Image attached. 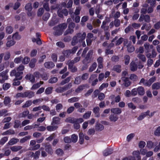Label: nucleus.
<instances>
[{"label": "nucleus", "mask_w": 160, "mask_h": 160, "mask_svg": "<svg viewBox=\"0 0 160 160\" xmlns=\"http://www.w3.org/2000/svg\"><path fill=\"white\" fill-rule=\"evenodd\" d=\"M58 80L57 78L53 77L50 78L49 81L48 82L51 83H53L56 82Z\"/></svg>", "instance_id": "obj_52"}, {"label": "nucleus", "mask_w": 160, "mask_h": 160, "mask_svg": "<svg viewBox=\"0 0 160 160\" xmlns=\"http://www.w3.org/2000/svg\"><path fill=\"white\" fill-rule=\"evenodd\" d=\"M58 128L57 126H52L50 125L47 127V130L49 131H52L56 130Z\"/></svg>", "instance_id": "obj_33"}, {"label": "nucleus", "mask_w": 160, "mask_h": 160, "mask_svg": "<svg viewBox=\"0 0 160 160\" xmlns=\"http://www.w3.org/2000/svg\"><path fill=\"white\" fill-rule=\"evenodd\" d=\"M153 89L158 90L160 88V83L157 82L154 83L152 86Z\"/></svg>", "instance_id": "obj_34"}, {"label": "nucleus", "mask_w": 160, "mask_h": 160, "mask_svg": "<svg viewBox=\"0 0 160 160\" xmlns=\"http://www.w3.org/2000/svg\"><path fill=\"white\" fill-rule=\"evenodd\" d=\"M23 72H19L18 71L17 72L15 69H13L10 72V76H15L16 78L18 80H21L22 78V75Z\"/></svg>", "instance_id": "obj_6"}, {"label": "nucleus", "mask_w": 160, "mask_h": 160, "mask_svg": "<svg viewBox=\"0 0 160 160\" xmlns=\"http://www.w3.org/2000/svg\"><path fill=\"white\" fill-rule=\"evenodd\" d=\"M25 9L27 11H31L32 9V3L30 2L27 3L25 7Z\"/></svg>", "instance_id": "obj_41"}, {"label": "nucleus", "mask_w": 160, "mask_h": 160, "mask_svg": "<svg viewBox=\"0 0 160 160\" xmlns=\"http://www.w3.org/2000/svg\"><path fill=\"white\" fill-rule=\"evenodd\" d=\"M7 111L5 109H3L0 111V117L2 116H5L8 115V114L7 113Z\"/></svg>", "instance_id": "obj_56"}, {"label": "nucleus", "mask_w": 160, "mask_h": 160, "mask_svg": "<svg viewBox=\"0 0 160 160\" xmlns=\"http://www.w3.org/2000/svg\"><path fill=\"white\" fill-rule=\"evenodd\" d=\"M154 134L156 136H160V126L158 127L154 132Z\"/></svg>", "instance_id": "obj_64"}, {"label": "nucleus", "mask_w": 160, "mask_h": 160, "mask_svg": "<svg viewBox=\"0 0 160 160\" xmlns=\"http://www.w3.org/2000/svg\"><path fill=\"white\" fill-rule=\"evenodd\" d=\"M91 114V112L90 111H88L87 112L85 113L83 116V118L85 119H87L89 118Z\"/></svg>", "instance_id": "obj_62"}, {"label": "nucleus", "mask_w": 160, "mask_h": 160, "mask_svg": "<svg viewBox=\"0 0 160 160\" xmlns=\"http://www.w3.org/2000/svg\"><path fill=\"white\" fill-rule=\"evenodd\" d=\"M113 22L114 23V25L116 27H119L120 25V20L118 19H115Z\"/></svg>", "instance_id": "obj_48"}, {"label": "nucleus", "mask_w": 160, "mask_h": 160, "mask_svg": "<svg viewBox=\"0 0 160 160\" xmlns=\"http://www.w3.org/2000/svg\"><path fill=\"white\" fill-rule=\"evenodd\" d=\"M84 135L82 132H80L79 134V142L80 144L83 143L84 141Z\"/></svg>", "instance_id": "obj_23"}, {"label": "nucleus", "mask_w": 160, "mask_h": 160, "mask_svg": "<svg viewBox=\"0 0 160 160\" xmlns=\"http://www.w3.org/2000/svg\"><path fill=\"white\" fill-rule=\"evenodd\" d=\"M150 112L149 110H148L147 112H143L141 114L138 118V120H142L148 114V113Z\"/></svg>", "instance_id": "obj_12"}, {"label": "nucleus", "mask_w": 160, "mask_h": 160, "mask_svg": "<svg viewBox=\"0 0 160 160\" xmlns=\"http://www.w3.org/2000/svg\"><path fill=\"white\" fill-rule=\"evenodd\" d=\"M82 79L80 76L76 77L75 79L74 83L76 84H79L81 82Z\"/></svg>", "instance_id": "obj_49"}, {"label": "nucleus", "mask_w": 160, "mask_h": 160, "mask_svg": "<svg viewBox=\"0 0 160 160\" xmlns=\"http://www.w3.org/2000/svg\"><path fill=\"white\" fill-rule=\"evenodd\" d=\"M67 27L66 23H64L59 24L53 28L54 32L53 34L55 36H58L62 35L63 31Z\"/></svg>", "instance_id": "obj_1"}, {"label": "nucleus", "mask_w": 160, "mask_h": 160, "mask_svg": "<svg viewBox=\"0 0 160 160\" xmlns=\"http://www.w3.org/2000/svg\"><path fill=\"white\" fill-rule=\"evenodd\" d=\"M146 144L145 142L143 141H140L138 143V146L139 148H143L145 146Z\"/></svg>", "instance_id": "obj_58"}, {"label": "nucleus", "mask_w": 160, "mask_h": 160, "mask_svg": "<svg viewBox=\"0 0 160 160\" xmlns=\"http://www.w3.org/2000/svg\"><path fill=\"white\" fill-rule=\"evenodd\" d=\"M107 21H104L102 22V24L101 26V28L103 29L104 31L108 30L109 29V26H106Z\"/></svg>", "instance_id": "obj_35"}, {"label": "nucleus", "mask_w": 160, "mask_h": 160, "mask_svg": "<svg viewBox=\"0 0 160 160\" xmlns=\"http://www.w3.org/2000/svg\"><path fill=\"white\" fill-rule=\"evenodd\" d=\"M71 78V77L70 76L67 77L65 79L62 80L60 83V85H63L68 82Z\"/></svg>", "instance_id": "obj_37"}, {"label": "nucleus", "mask_w": 160, "mask_h": 160, "mask_svg": "<svg viewBox=\"0 0 160 160\" xmlns=\"http://www.w3.org/2000/svg\"><path fill=\"white\" fill-rule=\"evenodd\" d=\"M79 100V98L78 97H73L68 100L69 102L72 103L74 102L78 101Z\"/></svg>", "instance_id": "obj_54"}, {"label": "nucleus", "mask_w": 160, "mask_h": 160, "mask_svg": "<svg viewBox=\"0 0 160 160\" xmlns=\"http://www.w3.org/2000/svg\"><path fill=\"white\" fill-rule=\"evenodd\" d=\"M146 2L148 3H150L152 7H155L156 2V0H147Z\"/></svg>", "instance_id": "obj_51"}, {"label": "nucleus", "mask_w": 160, "mask_h": 160, "mask_svg": "<svg viewBox=\"0 0 160 160\" xmlns=\"http://www.w3.org/2000/svg\"><path fill=\"white\" fill-rule=\"evenodd\" d=\"M11 54L9 52H6L4 55V59L5 60H8L10 58Z\"/></svg>", "instance_id": "obj_55"}, {"label": "nucleus", "mask_w": 160, "mask_h": 160, "mask_svg": "<svg viewBox=\"0 0 160 160\" xmlns=\"http://www.w3.org/2000/svg\"><path fill=\"white\" fill-rule=\"evenodd\" d=\"M72 83H69L63 87H59L55 89V91L58 93H61L70 88L72 86Z\"/></svg>", "instance_id": "obj_4"}, {"label": "nucleus", "mask_w": 160, "mask_h": 160, "mask_svg": "<svg viewBox=\"0 0 160 160\" xmlns=\"http://www.w3.org/2000/svg\"><path fill=\"white\" fill-rule=\"evenodd\" d=\"M19 140L18 138H12L8 142V144L10 145H12L18 142Z\"/></svg>", "instance_id": "obj_32"}, {"label": "nucleus", "mask_w": 160, "mask_h": 160, "mask_svg": "<svg viewBox=\"0 0 160 160\" xmlns=\"http://www.w3.org/2000/svg\"><path fill=\"white\" fill-rule=\"evenodd\" d=\"M109 119L110 121L115 122L118 119V117L114 114H111L109 117Z\"/></svg>", "instance_id": "obj_18"}, {"label": "nucleus", "mask_w": 160, "mask_h": 160, "mask_svg": "<svg viewBox=\"0 0 160 160\" xmlns=\"http://www.w3.org/2000/svg\"><path fill=\"white\" fill-rule=\"evenodd\" d=\"M53 88L51 87L47 88L45 90V93L46 94L48 95L51 94L52 92Z\"/></svg>", "instance_id": "obj_42"}, {"label": "nucleus", "mask_w": 160, "mask_h": 160, "mask_svg": "<svg viewBox=\"0 0 160 160\" xmlns=\"http://www.w3.org/2000/svg\"><path fill=\"white\" fill-rule=\"evenodd\" d=\"M30 61V58L28 57H25L23 59L22 63L24 64H27Z\"/></svg>", "instance_id": "obj_50"}, {"label": "nucleus", "mask_w": 160, "mask_h": 160, "mask_svg": "<svg viewBox=\"0 0 160 160\" xmlns=\"http://www.w3.org/2000/svg\"><path fill=\"white\" fill-rule=\"evenodd\" d=\"M140 152L139 151H135L132 153V154L135 158H137V160H140L141 157L140 156Z\"/></svg>", "instance_id": "obj_29"}, {"label": "nucleus", "mask_w": 160, "mask_h": 160, "mask_svg": "<svg viewBox=\"0 0 160 160\" xmlns=\"http://www.w3.org/2000/svg\"><path fill=\"white\" fill-rule=\"evenodd\" d=\"M26 79L29 80L30 82L33 83L35 82V78L33 75L31 74L30 73L27 74L25 77Z\"/></svg>", "instance_id": "obj_9"}, {"label": "nucleus", "mask_w": 160, "mask_h": 160, "mask_svg": "<svg viewBox=\"0 0 160 160\" xmlns=\"http://www.w3.org/2000/svg\"><path fill=\"white\" fill-rule=\"evenodd\" d=\"M86 37V34L85 32L77 33L72 38L71 42L72 45L74 46L78 42H82L85 38Z\"/></svg>", "instance_id": "obj_2"}, {"label": "nucleus", "mask_w": 160, "mask_h": 160, "mask_svg": "<svg viewBox=\"0 0 160 160\" xmlns=\"http://www.w3.org/2000/svg\"><path fill=\"white\" fill-rule=\"evenodd\" d=\"M113 69L118 72H120L121 71V66L119 65H115L113 67Z\"/></svg>", "instance_id": "obj_43"}, {"label": "nucleus", "mask_w": 160, "mask_h": 160, "mask_svg": "<svg viewBox=\"0 0 160 160\" xmlns=\"http://www.w3.org/2000/svg\"><path fill=\"white\" fill-rule=\"evenodd\" d=\"M95 128L97 131H101L104 129V127L102 124L97 122L95 126Z\"/></svg>", "instance_id": "obj_11"}, {"label": "nucleus", "mask_w": 160, "mask_h": 160, "mask_svg": "<svg viewBox=\"0 0 160 160\" xmlns=\"http://www.w3.org/2000/svg\"><path fill=\"white\" fill-rule=\"evenodd\" d=\"M157 144V142H154L151 141H149L147 142L146 147L149 149L152 148L154 145H156Z\"/></svg>", "instance_id": "obj_13"}, {"label": "nucleus", "mask_w": 160, "mask_h": 160, "mask_svg": "<svg viewBox=\"0 0 160 160\" xmlns=\"http://www.w3.org/2000/svg\"><path fill=\"white\" fill-rule=\"evenodd\" d=\"M78 137L75 134H72L71 137V140L72 142H77L78 139Z\"/></svg>", "instance_id": "obj_47"}, {"label": "nucleus", "mask_w": 160, "mask_h": 160, "mask_svg": "<svg viewBox=\"0 0 160 160\" xmlns=\"http://www.w3.org/2000/svg\"><path fill=\"white\" fill-rule=\"evenodd\" d=\"M130 70L132 71H135L137 69V65L133 62H132L130 63Z\"/></svg>", "instance_id": "obj_26"}, {"label": "nucleus", "mask_w": 160, "mask_h": 160, "mask_svg": "<svg viewBox=\"0 0 160 160\" xmlns=\"http://www.w3.org/2000/svg\"><path fill=\"white\" fill-rule=\"evenodd\" d=\"M121 79L123 82V84L126 87H128L131 85V82L128 78L122 77Z\"/></svg>", "instance_id": "obj_8"}, {"label": "nucleus", "mask_w": 160, "mask_h": 160, "mask_svg": "<svg viewBox=\"0 0 160 160\" xmlns=\"http://www.w3.org/2000/svg\"><path fill=\"white\" fill-rule=\"evenodd\" d=\"M22 148V147L20 146H15L10 148L11 150L14 152H17L21 150Z\"/></svg>", "instance_id": "obj_22"}, {"label": "nucleus", "mask_w": 160, "mask_h": 160, "mask_svg": "<svg viewBox=\"0 0 160 160\" xmlns=\"http://www.w3.org/2000/svg\"><path fill=\"white\" fill-rule=\"evenodd\" d=\"M61 119L58 117H54L52 119L51 125H53L54 124H59L61 123Z\"/></svg>", "instance_id": "obj_10"}, {"label": "nucleus", "mask_w": 160, "mask_h": 160, "mask_svg": "<svg viewBox=\"0 0 160 160\" xmlns=\"http://www.w3.org/2000/svg\"><path fill=\"white\" fill-rule=\"evenodd\" d=\"M13 30V28L11 26H8L5 28L6 32L8 34L12 33Z\"/></svg>", "instance_id": "obj_36"}, {"label": "nucleus", "mask_w": 160, "mask_h": 160, "mask_svg": "<svg viewBox=\"0 0 160 160\" xmlns=\"http://www.w3.org/2000/svg\"><path fill=\"white\" fill-rule=\"evenodd\" d=\"M129 78L134 81H136L138 80V76L135 74H131L129 77Z\"/></svg>", "instance_id": "obj_46"}, {"label": "nucleus", "mask_w": 160, "mask_h": 160, "mask_svg": "<svg viewBox=\"0 0 160 160\" xmlns=\"http://www.w3.org/2000/svg\"><path fill=\"white\" fill-rule=\"evenodd\" d=\"M156 80V77L153 76L150 78L148 81H147V83L145 84L147 86L150 87L152 84Z\"/></svg>", "instance_id": "obj_15"}, {"label": "nucleus", "mask_w": 160, "mask_h": 160, "mask_svg": "<svg viewBox=\"0 0 160 160\" xmlns=\"http://www.w3.org/2000/svg\"><path fill=\"white\" fill-rule=\"evenodd\" d=\"M124 59L125 64L126 65L128 64L130 59V56L128 55H126L124 57Z\"/></svg>", "instance_id": "obj_60"}, {"label": "nucleus", "mask_w": 160, "mask_h": 160, "mask_svg": "<svg viewBox=\"0 0 160 160\" xmlns=\"http://www.w3.org/2000/svg\"><path fill=\"white\" fill-rule=\"evenodd\" d=\"M34 96V93L31 91H27L23 93L19 92L17 93L15 96V98H31Z\"/></svg>", "instance_id": "obj_3"}, {"label": "nucleus", "mask_w": 160, "mask_h": 160, "mask_svg": "<svg viewBox=\"0 0 160 160\" xmlns=\"http://www.w3.org/2000/svg\"><path fill=\"white\" fill-rule=\"evenodd\" d=\"M111 112L117 114H120L122 112L121 109L118 108H112L111 110Z\"/></svg>", "instance_id": "obj_14"}, {"label": "nucleus", "mask_w": 160, "mask_h": 160, "mask_svg": "<svg viewBox=\"0 0 160 160\" xmlns=\"http://www.w3.org/2000/svg\"><path fill=\"white\" fill-rule=\"evenodd\" d=\"M29 113V111L27 110L23 112L22 113H21L20 114V117H25L27 115L28 116Z\"/></svg>", "instance_id": "obj_59"}, {"label": "nucleus", "mask_w": 160, "mask_h": 160, "mask_svg": "<svg viewBox=\"0 0 160 160\" xmlns=\"http://www.w3.org/2000/svg\"><path fill=\"white\" fill-rule=\"evenodd\" d=\"M137 57L142 62H146V58L145 56L144 55L141 54H138L137 55Z\"/></svg>", "instance_id": "obj_31"}, {"label": "nucleus", "mask_w": 160, "mask_h": 160, "mask_svg": "<svg viewBox=\"0 0 160 160\" xmlns=\"http://www.w3.org/2000/svg\"><path fill=\"white\" fill-rule=\"evenodd\" d=\"M76 119L74 118L69 117L65 120V122L68 123H74L76 122Z\"/></svg>", "instance_id": "obj_38"}, {"label": "nucleus", "mask_w": 160, "mask_h": 160, "mask_svg": "<svg viewBox=\"0 0 160 160\" xmlns=\"http://www.w3.org/2000/svg\"><path fill=\"white\" fill-rule=\"evenodd\" d=\"M74 30L72 28H68V29L64 32L63 35L64 36H66L69 34H72Z\"/></svg>", "instance_id": "obj_39"}, {"label": "nucleus", "mask_w": 160, "mask_h": 160, "mask_svg": "<svg viewBox=\"0 0 160 160\" xmlns=\"http://www.w3.org/2000/svg\"><path fill=\"white\" fill-rule=\"evenodd\" d=\"M124 44L127 47V50L128 52H131L135 50L134 47L132 45L131 42H128L127 39H125L124 42Z\"/></svg>", "instance_id": "obj_5"}, {"label": "nucleus", "mask_w": 160, "mask_h": 160, "mask_svg": "<svg viewBox=\"0 0 160 160\" xmlns=\"http://www.w3.org/2000/svg\"><path fill=\"white\" fill-rule=\"evenodd\" d=\"M37 61V59L35 58H33L31 59L29 63L30 67L32 68H34L35 66Z\"/></svg>", "instance_id": "obj_27"}, {"label": "nucleus", "mask_w": 160, "mask_h": 160, "mask_svg": "<svg viewBox=\"0 0 160 160\" xmlns=\"http://www.w3.org/2000/svg\"><path fill=\"white\" fill-rule=\"evenodd\" d=\"M40 151H36L35 153L32 152H30V154L31 155H33L34 158L35 159L38 158L39 156L40 155Z\"/></svg>", "instance_id": "obj_28"}, {"label": "nucleus", "mask_w": 160, "mask_h": 160, "mask_svg": "<svg viewBox=\"0 0 160 160\" xmlns=\"http://www.w3.org/2000/svg\"><path fill=\"white\" fill-rule=\"evenodd\" d=\"M32 104V102L31 100L27 101L22 106L23 108L28 107L30 106Z\"/></svg>", "instance_id": "obj_53"}, {"label": "nucleus", "mask_w": 160, "mask_h": 160, "mask_svg": "<svg viewBox=\"0 0 160 160\" xmlns=\"http://www.w3.org/2000/svg\"><path fill=\"white\" fill-rule=\"evenodd\" d=\"M15 43V42L13 40L8 41L6 46L7 47H10L13 45Z\"/></svg>", "instance_id": "obj_57"}, {"label": "nucleus", "mask_w": 160, "mask_h": 160, "mask_svg": "<svg viewBox=\"0 0 160 160\" xmlns=\"http://www.w3.org/2000/svg\"><path fill=\"white\" fill-rule=\"evenodd\" d=\"M112 149L111 148H107L103 152V155L107 156L111 154L112 153Z\"/></svg>", "instance_id": "obj_21"}, {"label": "nucleus", "mask_w": 160, "mask_h": 160, "mask_svg": "<svg viewBox=\"0 0 160 160\" xmlns=\"http://www.w3.org/2000/svg\"><path fill=\"white\" fill-rule=\"evenodd\" d=\"M36 141L34 140H31L30 142L29 149L31 150H35L38 149L40 147L39 144L35 145Z\"/></svg>", "instance_id": "obj_7"}, {"label": "nucleus", "mask_w": 160, "mask_h": 160, "mask_svg": "<svg viewBox=\"0 0 160 160\" xmlns=\"http://www.w3.org/2000/svg\"><path fill=\"white\" fill-rule=\"evenodd\" d=\"M95 132V130L93 128H91L88 130L87 134L89 135H93Z\"/></svg>", "instance_id": "obj_61"}, {"label": "nucleus", "mask_w": 160, "mask_h": 160, "mask_svg": "<svg viewBox=\"0 0 160 160\" xmlns=\"http://www.w3.org/2000/svg\"><path fill=\"white\" fill-rule=\"evenodd\" d=\"M45 149L46 151L48 154L52 155L53 153V151L51 145H46L45 146Z\"/></svg>", "instance_id": "obj_17"}, {"label": "nucleus", "mask_w": 160, "mask_h": 160, "mask_svg": "<svg viewBox=\"0 0 160 160\" xmlns=\"http://www.w3.org/2000/svg\"><path fill=\"white\" fill-rule=\"evenodd\" d=\"M15 133L14 131L12 129H9L8 130L3 132L2 134V135H13Z\"/></svg>", "instance_id": "obj_24"}, {"label": "nucleus", "mask_w": 160, "mask_h": 160, "mask_svg": "<svg viewBox=\"0 0 160 160\" xmlns=\"http://www.w3.org/2000/svg\"><path fill=\"white\" fill-rule=\"evenodd\" d=\"M43 84V81H41L39 82H38L36 84H34L31 88V89L35 90L38 88L40 87L41 85H42Z\"/></svg>", "instance_id": "obj_19"}, {"label": "nucleus", "mask_w": 160, "mask_h": 160, "mask_svg": "<svg viewBox=\"0 0 160 160\" xmlns=\"http://www.w3.org/2000/svg\"><path fill=\"white\" fill-rule=\"evenodd\" d=\"M12 38L13 39L19 40L21 38V37L20 35H19L18 32H17L12 35Z\"/></svg>", "instance_id": "obj_44"}, {"label": "nucleus", "mask_w": 160, "mask_h": 160, "mask_svg": "<svg viewBox=\"0 0 160 160\" xmlns=\"http://www.w3.org/2000/svg\"><path fill=\"white\" fill-rule=\"evenodd\" d=\"M138 94L140 95H143L145 93V90L144 88L142 86L139 87L137 88Z\"/></svg>", "instance_id": "obj_20"}, {"label": "nucleus", "mask_w": 160, "mask_h": 160, "mask_svg": "<svg viewBox=\"0 0 160 160\" xmlns=\"http://www.w3.org/2000/svg\"><path fill=\"white\" fill-rule=\"evenodd\" d=\"M56 152L58 155L60 156H62L63 154V150L60 148H58L57 149Z\"/></svg>", "instance_id": "obj_63"}, {"label": "nucleus", "mask_w": 160, "mask_h": 160, "mask_svg": "<svg viewBox=\"0 0 160 160\" xmlns=\"http://www.w3.org/2000/svg\"><path fill=\"white\" fill-rule=\"evenodd\" d=\"M99 110V108L98 107H96L93 108V111L96 117H99L100 116Z\"/></svg>", "instance_id": "obj_25"}, {"label": "nucleus", "mask_w": 160, "mask_h": 160, "mask_svg": "<svg viewBox=\"0 0 160 160\" xmlns=\"http://www.w3.org/2000/svg\"><path fill=\"white\" fill-rule=\"evenodd\" d=\"M31 138V136L30 135L26 136L20 140V142L22 143H23L28 140L30 139Z\"/></svg>", "instance_id": "obj_40"}, {"label": "nucleus", "mask_w": 160, "mask_h": 160, "mask_svg": "<svg viewBox=\"0 0 160 160\" xmlns=\"http://www.w3.org/2000/svg\"><path fill=\"white\" fill-rule=\"evenodd\" d=\"M93 53V50H89L87 55V58H85L83 61V63L84 64H86L87 61L88 60V58H89L90 56H92Z\"/></svg>", "instance_id": "obj_30"}, {"label": "nucleus", "mask_w": 160, "mask_h": 160, "mask_svg": "<svg viewBox=\"0 0 160 160\" xmlns=\"http://www.w3.org/2000/svg\"><path fill=\"white\" fill-rule=\"evenodd\" d=\"M97 66V64L96 62L93 63L90 66L89 69V72H92L96 68Z\"/></svg>", "instance_id": "obj_45"}, {"label": "nucleus", "mask_w": 160, "mask_h": 160, "mask_svg": "<svg viewBox=\"0 0 160 160\" xmlns=\"http://www.w3.org/2000/svg\"><path fill=\"white\" fill-rule=\"evenodd\" d=\"M44 66L46 68H50L53 67L55 66V65L52 62H48L44 63Z\"/></svg>", "instance_id": "obj_16"}]
</instances>
